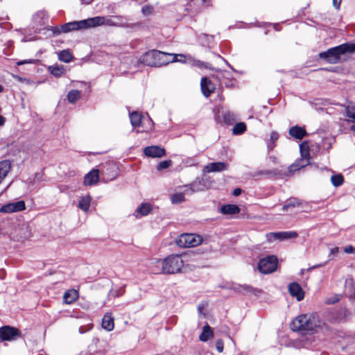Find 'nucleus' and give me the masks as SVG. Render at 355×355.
<instances>
[{
  "label": "nucleus",
  "mask_w": 355,
  "mask_h": 355,
  "mask_svg": "<svg viewBox=\"0 0 355 355\" xmlns=\"http://www.w3.org/2000/svg\"><path fill=\"white\" fill-rule=\"evenodd\" d=\"M102 327L108 331H112L114 327V318L111 313H107L102 319Z\"/></svg>",
  "instance_id": "nucleus-21"
},
{
  "label": "nucleus",
  "mask_w": 355,
  "mask_h": 355,
  "mask_svg": "<svg viewBox=\"0 0 355 355\" xmlns=\"http://www.w3.org/2000/svg\"><path fill=\"white\" fill-rule=\"evenodd\" d=\"M228 168L227 164L222 162H211L206 165L204 168V172L212 173V172H221L226 171Z\"/></svg>",
  "instance_id": "nucleus-13"
},
{
  "label": "nucleus",
  "mask_w": 355,
  "mask_h": 355,
  "mask_svg": "<svg viewBox=\"0 0 355 355\" xmlns=\"http://www.w3.org/2000/svg\"><path fill=\"white\" fill-rule=\"evenodd\" d=\"M92 198L89 196H85L80 198L78 207L85 212H87L90 207Z\"/></svg>",
  "instance_id": "nucleus-25"
},
{
  "label": "nucleus",
  "mask_w": 355,
  "mask_h": 355,
  "mask_svg": "<svg viewBox=\"0 0 355 355\" xmlns=\"http://www.w3.org/2000/svg\"><path fill=\"white\" fill-rule=\"evenodd\" d=\"M319 327V322L316 320L315 318L306 314L296 317L291 324V329L293 331L302 333L313 331Z\"/></svg>",
  "instance_id": "nucleus-3"
},
{
  "label": "nucleus",
  "mask_w": 355,
  "mask_h": 355,
  "mask_svg": "<svg viewBox=\"0 0 355 355\" xmlns=\"http://www.w3.org/2000/svg\"><path fill=\"white\" fill-rule=\"evenodd\" d=\"M347 116L349 118L355 119V105L350 106L347 110Z\"/></svg>",
  "instance_id": "nucleus-42"
},
{
  "label": "nucleus",
  "mask_w": 355,
  "mask_h": 355,
  "mask_svg": "<svg viewBox=\"0 0 355 355\" xmlns=\"http://www.w3.org/2000/svg\"><path fill=\"white\" fill-rule=\"evenodd\" d=\"M198 310L199 311L202 310V308L200 306H198Z\"/></svg>",
  "instance_id": "nucleus-60"
},
{
  "label": "nucleus",
  "mask_w": 355,
  "mask_h": 355,
  "mask_svg": "<svg viewBox=\"0 0 355 355\" xmlns=\"http://www.w3.org/2000/svg\"><path fill=\"white\" fill-rule=\"evenodd\" d=\"M301 158L296 160L288 167L290 172L296 171L309 164V150L306 142H303L300 145Z\"/></svg>",
  "instance_id": "nucleus-6"
},
{
  "label": "nucleus",
  "mask_w": 355,
  "mask_h": 355,
  "mask_svg": "<svg viewBox=\"0 0 355 355\" xmlns=\"http://www.w3.org/2000/svg\"><path fill=\"white\" fill-rule=\"evenodd\" d=\"M212 335L213 331L211 330V328L208 324H206L203 327L202 332L200 335L199 339L200 341L206 342L211 336H212Z\"/></svg>",
  "instance_id": "nucleus-27"
},
{
  "label": "nucleus",
  "mask_w": 355,
  "mask_h": 355,
  "mask_svg": "<svg viewBox=\"0 0 355 355\" xmlns=\"http://www.w3.org/2000/svg\"><path fill=\"white\" fill-rule=\"evenodd\" d=\"M216 347L218 352L221 353L223 351L224 344L221 339H218L216 343Z\"/></svg>",
  "instance_id": "nucleus-43"
},
{
  "label": "nucleus",
  "mask_w": 355,
  "mask_h": 355,
  "mask_svg": "<svg viewBox=\"0 0 355 355\" xmlns=\"http://www.w3.org/2000/svg\"><path fill=\"white\" fill-rule=\"evenodd\" d=\"M78 297V293L74 289L67 291L63 295V301L65 304H71Z\"/></svg>",
  "instance_id": "nucleus-23"
},
{
  "label": "nucleus",
  "mask_w": 355,
  "mask_h": 355,
  "mask_svg": "<svg viewBox=\"0 0 355 355\" xmlns=\"http://www.w3.org/2000/svg\"><path fill=\"white\" fill-rule=\"evenodd\" d=\"M26 209V204L24 200L9 202L0 208V213L10 214L23 211Z\"/></svg>",
  "instance_id": "nucleus-9"
},
{
  "label": "nucleus",
  "mask_w": 355,
  "mask_h": 355,
  "mask_svg": "<svg viewBox=\"0 0 355 355\" xmlns=\"http://www.w3.org/2000/svg\"><path fill=\"white\" fill-rule=\"evenodd\" d=\"M331 181L334 187H339L343 184L344 182L343 176L340 174L334 175L331 178Z\"/></svg>",
  "instance_id": "nucleus-36"
},
{
  "label": "nucleus",
  "mask_w": 355,
  "mask_h": 355,
  "mask_svg": "<svg viewBox=\"0 0 355 355\" xmlns=\"http://www.w3.org/2000/svg\"><path fill=\"white\" fill-rule=\"evenodd\" d=\"M0 277H1V279H3V277L2 276V275H0Z\"/></svg>",
  "instance_id": "nucleus-61"
},
{
  "label": "nucleus",
  "mask_w": 355,
  "mask_h": 355,
  "mask_svg": "<svg viewBox=\"0 0 355 355\" xmlns=\"http://www.w3.org/2000/svg\"><path fill=\"white\" fill-rule=\"evenodd\" d=\"M184 200V196L181 193H175L171 197V201L173 203H180Z\"/></svg>",
  "instance_id": "nucleus-40"
},
{
  "label": "nucleus",
  "mask_w": 355,
  "mask_h": 355,
  "mask_svg": "<svg viewBox=\"0 0 355 355\" xmlns=\"http://www.w3.org/2000/svg\"><path fill=\"white\" fill-rule=\"evenodd\" d=\"M344 252L347 254H355V247L348 245L344 248Z\"/></svg>",
  "instance_id": "nucleus-44"
},
{
  "label": "nucleus",
  "mask_w": 355,
  "mask_h": 355,
  "mask_svg": "<svg viewBox=\"0 0 355 355\" xmlns=\"http://www.w3.org/2000/svg\"><path fill=\"white\" fill-rule=\"evenodd\" d=\"M130 119L133 127H139L141 123V115L137 112H133L130 114Z\"/></svg>",
  "instance_id": "nucleus-29"
},
{
  "label": "nucleus",
  "mask_w": 355,
  "mask_h": 355,
  "mask_svg": "<svg viewBox=\"0 0 355 355\" xmlns=\"http://www.w3.org/2000/svg\"><path fill=\"white\" fill-rule=\"evenodd\" d=\"M241 193V189L239 188L235 189L233 191V195L234 196H239Z\"/></svg>",
  "instance_id": "nucleus-49"
},
{
  "label": "nucleus",
  "mask_w": 355,
  "mask_h": 355,
  "mask_svg": "<svg viewBox=\"0 0 355 355\" xmlns=\"http://www.w3.org/2000/svg\"><path fill=\"white\" fill-rule=\"evenodd\" d=\"M270 160L273 163L276 164L277 162V158L275 156H270Z\"/></svg>",
  "instance_id": "nucleus-52"
},
{
  "label": "nucleus",
  "mask_w": 355,
  "mask_h": 355,
  "mask_svg": "<svg viewBox=\"0 0 355 355\" xmlns=\"http://www.w3.org/2000/svg\"><path fill=\"white\" fill-rule=\"evenodd\" d=\"M153 8L152 6H144L141 8V12L144 15H149L152 14Z\"/></svg>",
  "instance_id": "nucleus-41"
},
{
  "label": "nucleus",
  "mask_w": 355,
  "mask_h": 355,
  "mask_svg": "<svg viewBox=\"0 0 355 355\" xmlns=\"http://www.w3.org/2000/svg\"><path fill=\"white\" fill-rule=\"evenodd\" d=\"M236 116L234 112L227 111L223 114V121L226 124L231 125L236 121Z\"/></svg>",
  "instance_id": "nucleus-32"
},
{
  "label": "nucleus",
  "mask_w": 355,
  "mask_h": 355,
  "mask_svg": "<svg viewBox=\"0 0 355 355\" xmlns=\"http://www.w3.org/2000/svg\"><path fill=\"white\" fill-rule=\"evenodd\" d=\"M349 299L350 300H354L355 299V291H354V293L352 295H349Z\"/></svg>",
  "instance_id": "nucleus-55"
},
{
  "label": "nucleus",
  "mask_w": 355,
  "mask_h": 355,
  "mask_svg": "<svg viewBox=\"0 0 355 355\" xmlns=\"http://www.w3.org/2000/svg\"><path fill=\"white\" fill-rule=\"evenodd\" d=\"M202 2L205 7L211 6V0H202Z\"/></svg>",
  "instance_id": "nucleus-48"
},
{
  "label": "nucleus",
  "mask_w": 355,
  "mask_h": 355,
  "mask_svg": "<svg viewBox=\"0 0 355 355\" xmlns=\"http://www.w3.org/2000/svg\"><path fill=\"white\" fill-rule=\"evenodd\" d=\"M259 174H264L268 176H272L277 175V172L276 171L266 170L260 171Z\"/></svg>",
  "instance_id": "nucleus-45"
},
{
  "label": "nucleus",
  "mask_w": 355,
  "mask_h": 355,
  "mask_svg": "<svg viewBox=\"0 0 355 355\" xmlns=\"http://www.w3.org/2000/svg\"><path fill=\"white\" fill-rule=\"evenodd\" d=\"M171 55H168V58L171 59L170 62H185V57L182 54H173L170 53Z\"/></svg>",
  "instance_id": "nucleus-37"
},
{
  "label": "nucleus",
  "mask_w": 355,
  "mask_h": 355,
  "mask_svg": "<svg viewBox=\"0 0 355 355\" xmlns=\"http://www.w3.org/2000/svg\"><path fill=\"white\" fill-rule=\"evenodd\" d=\"M354 52L355 43L347 42L320 53L319 57L330 64H337L345 60L343 56Z\"/></svg>",
  "instance_id": "nucleus-2"
},
{
  "label": "nucleus",
  "mask_w": 355,
  "mask_h": 355,
  "mask_svg": "<svg viewBox=\"0 0 355 355\" xmlns=\"http://www.w3.org/2000/svg\"><path fill=\"white\" fill-rule=\"evenodd\" d=\"M3 90V87L1 85H0V93H1Z\"/></svg>",
  "instance_id": "nucleus-59"
},
{
  "label": "nucleus",
  "mask_w": 355,
  "mask_h": 355,
  "mask_svg": "<svg viewBox=\"0 0 355 355\" xmlns=\"http://www.w3.org/2000/svg\"><path fill=\"white\" fill-rule=\"evenodd\" d=\"M325 263H322V264H319V265L314 266L312 267V268H318V267L323 266H324Z\"/></svg>",
  "instance_id": "nucleus-54"
},
{
  "label": "nucleus",
  "mask_w": 355,
  "mask_h": 355,
  "mask_svg": "<svg viewBox=\"0 0 355 355\" xmlns=\"http://www.w3.org/2000/svg\"><path fill=\"white\" fill-rule=\"evenodd\" d=\"M240 211V208L236 205H225L221 207V212L223 214H235Z\"/></svg>",
  "instance_id": "nucleus-26"
},
{
  "label": "nucleus",
  "mask_w": 355,
  "mask_h": 355,
  "mask_svg": "<svg viewBox=\"0 0 355 355\" xmlns=\"http://www.w3.org/2000/svg\"><path fill=\"white\" fill-rule=\"evenodd\" d=\"M288 292L290 295L295 297L297 301H301L304 297V292L300 285L297 282H293L288 285Z\"/></svg>",
  "instance_id": "nucleus-12"
},
{
  "label": "nucleus",
  "mask_w": 355,
  "mask_h": 355,
  "mask_svg": "<svg viewBox=\"0 0 355 355\" xmlns=\"http://www.w3.org/2000/svg\"><path fill=\"white\" fill-rule=\"evenodd\" d=\"M19 336L17 329L10 326L0 327V339L1 340H12Z\"/></svg>",
  "instance_id": "nucleus-10"
},
{
  "label": "nucleus",
  "mask_w": 355,
  "mask_h": 355,
  "mask_svg": "<svg viewBox=\"0 0 355 355\" xmlns=\"http://www.w3.org/2000/svg\"><path fill=\"white\" fill-rule=\"evenodd\" d=\"M152 207L149 203H142L137 209V211L141 216H146L151 211Z\"/></svg>",
  "instance_id": "nucleus-31"
},
{
  "label": "nucleus",
  "mask_w": 355,
  "mask_h": 355,
  "mask_svg": "<svg viewBox=\"0 0 355 355\" xmlns=\"http://www.w3.org/2000/svg\"><path fill=\"white\" fill-rule=\"evenodd\" d=\"M196 65L199 67H202L204 65V63L201 62L200 61H198Z\"/></svg>",
  "instance_id": "nucleus-53"
},
{
  "label": "nucleus",
  "mask_w": 355,
  "mask_h": 355,
  "mask_svg": "<svg viewBox=\"0 0 355 355\" xmlns=\"http://www.w3.org/2000/svg\"><path fill=\"white\" fill-rule=\"evenodd\" d=\"M278 139H279L278 132L276 131H272L270 133V142L268 144V149L269 150H273V148L275 147V142L278 140Z\"/></svg>",
  "instance_id": "nucleus-33"
},
{
  "label": "nucleus",
  "mask_w": 355,
  "mask_h": 355,
  "mask_svg": "<svg viewBox=\"0 0 355 355\" xmlns=\"http://www.w3.org/2000/svg\"><path fill=\"white\" fill-rule=\"evenodd\" d=\"M168 55L171 54L158 50H151L142 55L140 60L147 66L161 67L170 63L171 59L168 58Z\"/></svg>",
  "instance_id": "nucleus-4"
},
{
  "label": "nucleus",
  "mask_w": 355,
  "mask_h": 355,
  "mask_svg": "<svg viewBox=\"0 0 355 355\" xmlns=\"http://www.w3.org/2000/svg\"><path fill=\"white\" fill-rule=\"evenodd\" d=\"M332 1H333L334 7L336 9L338 10L340 8L342 0H332Z\"/></svg>",
  "instance_id": "nucleus-47"
},
{
  "label": "nucleus",
  "mask_w": 355,
  "mask_h": 355,
  "mask_svg": "<svg viewBox=\"0 0 355 355\" xmlns=\"http://www.w3.org/2000/svg\"><path fill=\"white\" fill-rule=\"evenodd\" d=\"M184 10L187 12L185 15L194 17L200 12V8L196 4V0H191L185 6Z\"/></svg>",
  "instance_id": "nucleus-18"
},
{
  "label": "nucleus",
  "mask_w": 355,
  "mask_h": 355,
  "mask_svg": "<svg viewBox=\"0 0 355 355\" xmlns=\"http://www.w3.org/2000/svg\"><path fill=\"white\" fill-rule=\"evenodd\" d=\"M85 331H86V330H84V329H83V328L82 327H80V329H79V332H80V334H83V333H85Z\"/></svg>",
  "instance_id": "nucleus-56"
},
{
  "label": "nucleus",
  "mask_w": 355,
  "mask_h": 355,
  "mask_svg": "<svg viewBox=\"0 0 355 355\" xmlns=\"http://www.w3.org/2000/svg\"><path fill=\"white\" fill-rule=\"evenodd\" d=\"M80 97V92L77 89H72L67 94V100L70 103H75Z\"/></svg>",
  "instance_id": "nucleus-28"
},
{
  "label": "nucleus",
  "mask_w": 355,
  "mask_h": 355,
  "mask_svg": "<svg viewBox=\"0 0 355 355\" xmlns=\"http://www.w3.org/2000/svg\"><path fill=\"white\" fill-rule=\"evenodd\" d=\"M33 61L31 60H22V61H20V62H17V64L18 65H21V64H26V63H32Z\"/></svg>",
  "instance_id": "nucleus-50"
},
{
  "label": "nucleus",
  "mask_w": 355,
  "mask_h": 355,
  "mask_svg": "<svg viewBox=\"0 0 355 355\" xmlns=\"http://www.w3.org/2000/svg\"><path fill=\"white\" fill-rule=\"evenodd\" d=\"M200 86L202 92L205 97H209L215 90L214 85L206 77L202 78Z\"/></svg>",
  "instance_id": "nucleus-15"
},
{
  "label": "nucleus",
  "mask_w": 355,
  "mask_h": 355,
  "mask_svg": "<svg viewBox=\"0 0 355 355\" xmlns=\"http://www.w3.org/2000/svg\"><path fill=\"white\" fill-rule=\"evenodd\" d=\"M202 238L194 234H182L176 239V244L181 248H191L198 245Z\"/></svg>",
  "instance_id": "nucleus-7"
},
{
  "label": "nucleus",
  "mask_w": 355,
  "mask_h": 355,
  "mask_svg": "<svg viewBox=\"0 0 355 355\" xmlns=\"http://www.w3.org/2000/svg\"><path fill=\"white\" fill-rule=\"evenodd\" d=\"M49 70L55 77H60L64 73V68L62 66H50Z\"/></svg>",
  "instance_id": "nucleus-35"
},
{
  "label": "nucleus",
  "mask_w": 355,
  "mask_h": 355,
  "mask_svg": "<svg viewBox=\"0 0 355 355\" xmlns=\"http://www.w3.org/2000/svg\"><path fill=\"white\" fill-rule=\"evenodd\" d=\"M144 153L149 157H162L166 155V150L164 148L159 146H150L144 149Z\"/></svg>",
  "instance_id": "nucleus-11"
},
{
  "label": "nucleus",
  "mask_w": 355,
  "mask_h": 355,
  "mask_svg": "<svg viewBox=\"0 0 355 355\" xmlns=\"http://www.w3.org/2000/svg\"><path fill=\"white\" fill-rule=\"evenodd\" d=\"M80 22V21H74L69 23H66L63 24L60 28L58 26H53L51 28V31L53 32L54 35H59L61 33H69L72 31H78V30H83V28H72V26H70L69 25L73 24V23H78Z\"/></svg>",
  "instance_id": "nucleus-16"
},
{
  "label": "nucleus",
  "mask_w": 355,
  "mask_h": 355,
  "mask_svg": "<svg viewBox=\"0 0 355 355\" xmlns=\"http://www.w3.org/2000/svg\"><path fill=\"white\" fill-rule=\"evenodd\" d=\"M277 262L278 260L275 256H268L260 259L258 263V269L263 274L271 273L277 269Z\"/></svg>",
  "instance_id": "nucleus-8"
},
{
  "label": "nucleus",
  "mask_w": 355,
  "mask_h": 355,
  "mask_svg": "<svg viewBox=\"0 0 355 355\" xmlns=\"http://www.w3.org/2000/svg\"><path fill=\"white\" fill-rule=\"evenodd\" d=\"M339 252V248L338 247L333 248L330 250V254L329 257H330L331 255L334 257H336Z\"/></svg>",
  "instance_id": "nucleus-46"
},
{
  "label": "nucleus",
  "mask_w": 355,
  "mask_h": 355,
  "mask_svg": "<svg viewBox=\"0 0 355 355\" xmlns=\"http://www.w3.org/2000/svg\"><path fill=\"white\" fill-rule=\"evenodd\" d=\"M349 284L351 286H352V280L350 279L349 281L347 280L346 281V284Z\"/></svg>",
  "instance_id": "nucleus-57"
},
{
  "label": "nucleus",
  "mask_w": 355,
  "mask_h": 355,
  "mask_svg": "<svg viewBox=\"0 0 355 355\" xmlns=\"http://www.w3.org/2000/svg\"><path fill=\"white\" fill-rule=\"evenodd\" d=\"M236 289L239 293H241L243 295H249L250 293L257 295V293L260 292V291L258 289L247 284L239 285L237 288H236Z\"/></svg>",
  "instance_id": "nucleus-24"
},
{
  "label": "nucleus",
  "mask_w": 355,
  "mask_h": 355,
  "mask_svg": "<svg viewBox=\"0 0 355 355\" xmlns=\"http://www.w3.org/2000/svg\"><path fill=\"white\" fill-rule=\"evenodd\" d=\"M246 130V125L245 123L240 122L237 123L232 129V133L234 135H241Z\"/></svg>",
  "instance_id": "nucleus-34"
},
{
  "label": "nucleus",
  "mask_w": 355,
  "mask_h": 355,
  "mask_svg": "<svg viewBox=\"0 0 355 355\" xmlns=\"http://www.w3.org/2000/svg\"><path fill=\"white\" fill-rule=\"evenodd\" d=\"M163 273L174 274L181 270L183 267V261L181 256L171 254L160 261Z\"/></svg>",
  "instance_id": "nucleus-5"
},
{
  "label": "nucleus",
  "mask_w": 355,
  "mask_h": 355,
  "mask_svg": "<svg viewBox=\"0 0 355 355\" xmlns=\"http://www.w3.org/2000/svg\"><path fill=\"white\" fill-rule=\"evenodd\" d=\"M11 169V162L9 160H3L0 162V184L7 176Z\"/></svg>",
  "instance_id": "nucleus-22"
},
{
  "label": "nucleus",
  "mask_w": 355,
  "mask_h": 355,
  "mask_svg": "<svg viewBox=\"0 0 355 355\" xmlns=\"http://www.w3.org/2000/svg\"><path fill=\"white\" fill-rule=\"evenodd\" d=\"M101 25L110 26H116L125 28H134L139 27L140 23H128L127 18L124 16H110V17H94L87 19L80 20V22L73 23L70 26L72 28H90Z\"/></svg>",
  "instance_id": "nucleus-1"
},
{
  "label": "nucleus",
  "mask_w": 355,
  "mask_h": 355,
  "mask_svg": "<svg viewBox=\"0 0 355 355\" xmlns=\"http://www.w3.org/2000/svg\"><path fill=\"white\" fill-rule=\"evenodd\" d=\"M99 171L98 169H92L87 173L84 178L85 185H93L98 182Z\"/></svg>",
  "instance_id": "nucleus-17"
},
{
  "label": "nucleus",
  "mask_w": 355,
  "mask_h": 355,
  "mask_svg": "<svg viewBox=\"0 0 355 355\" xmlns=\"http://www.w3.org/2000/svg\"><path fill=\"white\" fill-rule=\"evenodd\" d=\"M5 123V118L0 115V126H2Z\"/></svg>",
  "instance_id": "nucleus-51"
},
{
  "label": "nucleus",
  "mask_w": 355,
  "mask_h": 355,
  "mask_svg": "<svg viewBox=\"0 0 355 355\" xmlns=\"http://www.w3.org/2000/svg\"><path fill=\"white\" fill-rule=\"evenodd\" d=\"M351 130L355 132V125H352Z\"/></svg>",
  "instance_id": "nucleus-58"
},
{
  "label": "nucleus",
  "mask_w": 355,
  "mask_h": 355,
  "mask_svg": "<svg viewBox=\"0 0 355 355\" xmlns=\"http://www.w3.org/2000/svg\"><path fill=\"white\" fill-rule=\"evenodd\" d=\"M0 277H1V279H3V277L2 276V275H0Z\"/></svg>",
  "instance_id": "nucleus-62"
},
{
  "label": "nucleus",
  "mask_w": 355,
  "mask_h": 355,
  "mask_svg": "<svg viewBox=\"0 0 355 355\" xmlns=\"http://www.w3.org/2000/svg\"><path fill=\"white\" fill-rule=\"evenodd\" d=\"M297 236L298 234L295 231L271 232L268 234V236L272 237L274 240L280 241L294 239Z\"/></svg>",
  "instance_id": "nucleus-14"
},
{
  "label": "nucleus",
  "mask_w": 355,
  "mask_h": 355,
  "mask_svg": "<svg viewBox=\"0 0 355 355\" xmlns=\"http://www.w3.org/2000/svg\"><path fill=\"white\" fill-rule=\"evenodd\" d=\"M172 165V161L171 159L164 160L159 163L157 166V169L158 171H162L166 168H168L169 166Z\"/></svg>",
  "instance_id": "nucleus-39"
},
{
  "label": "nucleus",
  "mask_w": 355,
  "mask_h": 355,
  "mask_svg": "<svg viewBox=\"0 0 355 355\" xmlns=\"http://www.w3.org/2000/svg\"><path fill=\"white\" fill-rule=\"evenodd\" d=\"M204 185L201 183V180H196L191 184L192 191H200L204 189Z\"/></svg>",
  "instance_id": "nucleus-38"
},
{
  "label": "nucleus",
  "mask_w": 355,
  "mask_h": 355,
  "mask_svg": "<svg viewBox=\"0 0 355 355\" xmlns=\"http://www.w3.org/2000/svg\"><path fill=\"white\" fill-rule=\"evenodd\" d=\"M289 135L296 139H302L307 133L304 128L295 125L289 129Z\"/></svg>",
  "instance_id": "nucleus-19"
},
{
  "label": "nucleus",
  "mask_w": 355,
  "mask_h": 355,
  "mask_svg": "<svg viewBox=\"0 0 355 355\" xmlns=\"http://www.w3.org/2000/svg\"><path fill=\"white\" fill-rule=\"evenodd\" d=\"M58 58L60 60L68 63L72 60L73 55L68 50H63L59 53Z\"/></svg>",
  "instance_id": "nucleus-30"
},
{
  "label": "nucleus",
  "mask_w": 355,
  "mask_h": 355,
  "mask_svg": "<svg viewBox=\"0 0 355 355\" xmlns=\"http://www.w3.org/2000/svg\"><path fill=\"white\" fill-rule=\"evenodd\" d=\"M303 201L298 198H290L285 201V203L282 207V210L286 211L291 208L300 207Z\"/></svg>",
  "instance_id": "nucleus-20"
}]
</instances>
